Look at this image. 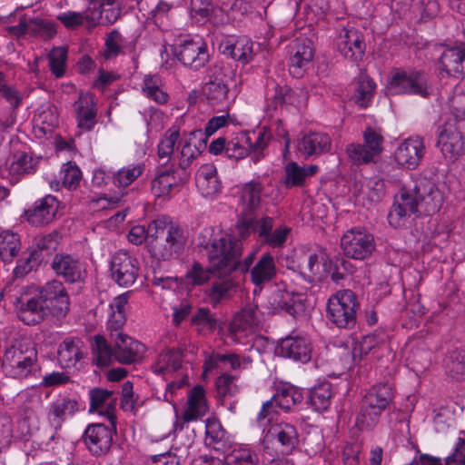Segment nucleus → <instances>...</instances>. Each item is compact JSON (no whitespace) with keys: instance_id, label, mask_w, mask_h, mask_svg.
<instances>
[{"instance_id":"1","label":"nucleus","mask_w":465,"mask_h":465,"mask_svg":"<svg viewBox=\"0 0 465 465\" xmlns=\"http://www.w3.org/2000/svg\"><path fill=\"white\" fill-rule=\"evenodd\" d=\"M180 139V131L176 126L169 128L158 143L157 154L160 159L169 161L172 156L178 160V163L182 169H185L191 165L206 147V141L203 138L202 130H193L188 134H183L181 141V149L174 153L175 145Z\"/></svg>"},{"instance_id":"2","label":"nucleus","mask_w":465,"mask_h":465,"mask_svg":"<svg viewBox=\"0 0 465 465\" xmlns=\"http://www.w3.org/2000/svg\"><path fill=\"white\" fill-rule=\"evenodd\" d=\"M210 263L223 271V273H232L235 270L248 272L253 263L256 252H250L242 262L239 261L242 246L239 241H232L228 236L214 239L206 246Z\"/></svg>"},{"instance_id":"3","label":"nucleus","mask_w":465,"mask_h":465,"mask_svg":"<svg viewBox=\"0 0 465 465\" xmlns=\"http://www.w3.org/2000/svg\"><path fill=\"white\" fill-rule=\"evenodd\" d=\"M392 387L388 383L373 385L364 395L356 424L361 430L373 429L378 423L381 413L393 400Z\"/></svg>"},{"instance_id":"4","label":"nucleus","mask_w":465,"mask_h":465,"mask_svg":"<svg viewBox=\"0 0 465 465\" xmlns=\"http://www.w3.org/2000/svg\"><path fill=\"white\" fill-rule=\"evenodd\" d=\"M37 351L27 340L15 341L8 347L3 359L6 373L15 379H25L35 369Z\"/></svg>"},{"instance_id":"5","label":"nucleus","mask_w":465,"mask_h":465,"mask_svg":"<svg viewBox=\"0 0 465 465\" xmlns=\"http://www.w3.org/2000/svg\"><path fill=\"white\" fill-rule=\"evenodd\" d=\"M274 221L271 217L254 220L252 217L239 221L237 229L242 239L251 232H256L260 241L272 248L282 247L287 240L291 229L286 225L274 228Z\"/></svg>"},{"instance_id":"6","label":"nucleus","mask_w":465,"mask_h":465,"mask_svg":"<svg viewBox=\"0 0 465 465\" xmlns=\"http://www.w3.org/2000/svg\"><path fill=\"white\" fill-rule=\"evenodd\" d=\"M359 308L357 297L351 290H341L327 302V318L338 328L349 329L356 323Z\"/></svg>"},{"instance_id":"7","label":"nucleus","mask_w":465,"mask_h":465,"mask_svg":"<svg viewBox=\"0 0 465 465\" xmlns=\"http://www.w3.org/2000/svg\"><path fill=\"white\" fill-rule=\"evenodd\" d=\"M387 89L391 95L416 94L424 98L432 93L428 75L419 71H395L391 76Z\"/></svg>"},{"instance_id":"8","label":"nucleus","mask_w":465,"mask_h":465,"mask_svg":"<svg viewBox=\"0 0 465 465\" xmlns=\"http://www.w3.org/2000/svg\"><path fill=\"white\" fill-rule=\"evenodd\" d=\"M302 400V394L295 387L288 384L280 386L272 398L265 401L258 412L256 420L259 426L263 427L272 422L279 411L287 412Z\"/></svg>"},{"instance_id":"9","label":"nucleus","mask_w":465,"mask_h":465,"mask_svg":"<svg viewBox=\"0 0 465 465\" xmlns=\"http://www.w3.org/2000/svg\"><path fill=\"white\" fill-rule=\"evenodd\" d=\"M417 203L419 213L430 215L438 212L443 202L444 193L439 185L427 177H418L413 186L407 187Z\"/></svg>"},{"instance_id":"10","label":"nucleus","mask_w":465,"mask_h":465,"mask_svg":"<svg viewBox=\"0 0 465 465\" xmlns=\"http://www.w3.org/2000/svg\"><path fill=\"white\" fill-rule=\"evenodd\" d=\"M341 247L345 256L361 261L372 254L375 250V240L364 228L353 227L343 233Z\"/></svg>"},{"instance_id":"11","label":"nucleus","mask_w":465,"mask_h":465,"mask_svg":"<svg viewBox=\"0 0 465 465\" xmlns=\"http://www.w3.org/2000/svg\"><path fill=\"white\" fill-rule=\"evenodd\" d=\"M383 137L376 130L368 127L363 132V143H350L346 153L351 163L361 165L371 163L382 151Z\"/></svg>"},{"instance_id":"12","label":"nucleus","mask_w":465,"mask_h":465,"mask_svg":"<svg viewBox=\"0 0 465 465\" xmlns=\"http://www.w3.org/2000/svg\"><path fill=\"white\" fill-rule=\"evenodd\" d=\"M113 280L122 287L133 285L139 273V262L136 258L125 251L115 252L110 262Z\"/></svg>"},{"instance_id":"13","label":"nucleus","mask_w":465,"mask_h":465,"mask_svg":"<svg viewBox=\"0 0 465 465\" xmlns=\"http://www.w3.org/2000/svg\"><path fill=\"white\" fill-rule=\"evenodd\" d=\"M426 153L424 139L412 135L399 143L393 153L396 163L409 170H415Z\"/></svg>"},{"instance_id":"14","label":"nucleus","mask_w":465,"mask_h":465,"mask_svg":"<svg viewBox=\"0 0 465 465\" xmlns=\"http://www.w3.org/2000/svg\"><path fill=\"white\" fill-rule=\"evenodd\" d=\"M39 296L46 305L48 313L56 317H64L70 309V302L64 284L57 280L46 282L40 290Z\"/></svg>"},{"instance_id":"15","label":"nucleus","mask_w":465,"mask_h":465,"mask_svg":"<svg viewBox=\"0 0 465 465\" xmlns=\"http://www.w3.org/2000/svg\"><path fill=\"white\" fill-rule=\"evenodd\" d=\"M13 303L18 318L27 325L41 322L48 314L40 296L31 295L27 292L14 297Z\"/></svg>"},{"instance_id":"16","label":"nucleus","mask_w":465,"mask_h":465,"mask_svg":"<svg viewBox=\"0 0 465 465\" xmlns=\"http://www.w3.org/2000/svg\"><path fill=\"white\" fill-rule=\"evenodd\" d=\"M173 54L185 66L199 70L209 61L207 46L201 39H187L173 47Z\"/></svg>"},{"instance_id":"17","label":"nucleus","mask_w":465,"mask_h":465,"mask_svg":"<svg viewBox=\"0 0 465 465\" xmlns=\"http://www.w3.org/2000/svg\"><path fill=\"white\" fill-rule=\"evenodd\" d=\"M115 426L108 427L102 423L87 426L84 433V442L88 450L94 456H102L108 452L112 446Z\"/></svg>"},{"instance_id":"18","label":"nucleus","mask_w":465,"mask_h":465,"mask_svg":"<svg viewBox=\"0 0 465 465\" xmlns=\"http://www.w3.org/2000/svg\"><path fill=\"white\" fill-rule=\"evenodd\" d=\"M73 111L77 127L82 132L92 131L97 124V107L95 95L90 92L80 93L73 104Z\"/></svg>"},{"instance_id":"19","label":"nucleus","mask_w":465,"mask_h":465,"mask_svg":"<svg viewBox=\"0 0 465 465\" xmlns=\"http://www.w3.org/2000/svg\"><path fill=\"white\" fill-rule=\"evenodd\" d=\"M419 213L417 203L407 186L402 187L395 196V202L388 214V222L394 228L404 227L412 213Z\"/></svg>"},{"instance_id":"20","label":"nucleus","mask_w":465,"mask_h":465,"mask_svg":"<svg viewBox=\"0 0 465 465\" xmlns=\"http://www.w3.org/2000/svg\"><path fill=\"white\" fill-rule=\"evenodd\" d=\"M438 145L445 158L454 160L465 152L464 138L456 126L451 123L443 124L439 133Z\"/></svg>"},{"instance_id":"21","label":"nucleus","mask_w":465,"mask_h":465,"mask_svg":"<svg viewBox=\"0 0 465 465\" xmlns=\"http://www.w3.org/2000/svg\"><path fill=\"white\" fill-rule=\"evenodd\" d=\"M267 437L271 438L275 452L282 455L291 454L299 443L297 430L290 423L272 425Z\"/></svg>"},{"instance_id":"22","label":"nucleus","mask_w":465,"mask_h":465,"mask_svg":"<svg viewBox=\"0 0 465 465\" xmlns=\"http://www.w3.org/2000/svg\"><path fill=\"white\" fill-rule=\"evenodd\" d=\"M165 240L155 251V255L167 261L178 257L184 249L187 236L184 230L174 223H169Z\"/></svg>"},{"instance_id":"23","label":"nucleus","mask_w":465,"mask_h":465,"mask_svg":"<svg viewBox=\"0 0 465 465\" xmlns=\"http://www.w3.org/2000/svg\"><path fill=\"white\" fill-rule=\"evenodd\" d=\"M52 268L58 276L70 283L82 281L85 272L84 263L77 257L67 253L55 254Z\"/></svg>"},{"instance_id":"24","label":"nucleus","mask_w":465,"mask_h":465,"mask_svg":"<svg viewBox=\"0 0 465 465\" xmlns=\"http://www.w3.org/2000/svg\"><path fill=\"white\" fill-rule=\"evenodd\" d=\"M331 149V138L325 133H304L297 141V150L306 159L328 153Z\"/></svg>"},{"instance_id":"25","label":"nucleus","mask_w":465,"mask_h":465,"mask_svg":"<svg viewBox=\"0 0 465 465\" xmlns=\"http://www.w3.org/2000/svg\"><path fill=\"white\" fill-rule=\"evenodd\" d=\"M203 92L206 98L213 103H223L230 98L228 77L220 67L215 66L208 70Z\"/></svg>"},{"instance_id":"26","label":"nucleus","mask_w":465,"mask_h":465,"mask_svg":"<svg viewBox=\"0 0 465 465\" xmlns=\"http://www.w3.org/2000/svg\"><path fill=\"white\" fill-rule=\"evenodd\" d=\"M90 412H96L107 419L114 427L116 420L117 399L114 393L107 390L95 388L90 391Z\"/></svg>"},{"instance_id":"27","label":"nucleus","mask_w":465,"mask_h":465,"mask_svg":"<svg viewBox=\"0 0 465 465\" xmlns=\"http://www.w3.org/2000/svg\"><path fill=\"white\" fill-rule=\"evenodd\" d=\"M77 411V401L69 397H59L51 402L47 412L48 423L54 430L51 440L54 439L55 434L61 430L66 419L74 416Z\"/></svg>"},{"instance_id":"28","label":"nucleus","mask_w":465,"mask_h":465,"mask_svg":"<svg viewBox=\"0 0 465 465\" xmlns=\"http://www.w3.org/2000/svg\"><path fill=\"white\" fill-rule=\"evenodd\" d=\"M311 341L302 336H288L282 340L278 351L284 358L307 363L312 358Z\"/></svg>"},{"instance_id":"29","label":"nucleus","mask_w":465,"mask_h":465,"mask_svg":"<svg viewBox=\"0 0 465 465\" xmlns=\"http://www.w3.org/2000/svg\"><path fill=\"white\" fill-rule=\"evenodd\" d=\"M183 179L174 169L163 168L152 181L151 190L155 197H171L183 186Z\"/></svg>"},{"instance_id":"30","label":"nucleus","mask_w":465,"mask_h":465,"mask_svg":"<svg viewBox=\"0 0 465 465\" xmlns=\"http://www.w3.org/2000/svg\"><path fill=\"white\" fill-rule=\"evenodd\" d=\"M111 339L114 342V359L121 363H133L144 352L145 347L143 343L124 333L115 332V336Z\"/></svg>"},{"instance_id":"31","label":"nucleus","mask_w":465,"mask_h":465,"mask_svg":"<svg viewBox=\"0 0 465 465\" xmlns=\"http://www.w3.org/2000/svg\"><path fill=\"white\" fill-rule=\"evenodd\" d=\"M314 55L311 41L299 39L292 45L289 70L294 77H301Z\"/></svg>"},{"instance_id":"32","label":"nucleus","mask_w":465,"mask_h":465,"mask_svg":"<svg viewBox=\"0 0 465 465\" xmlns=\"http://www.w3.org/2000/svg\"><path fill=\"white\" fill-rule=\"evenodd\" d=\"M58 208L57 199L53 195H46L37 200L33 207L26 211L27 220L36 226L48 224L54 219Z\"/></svg>"},{"instance_id":"33","label":"nucleus","mask_w":465,"mask_h":465,"mask_svg":"<svg viewBox=\"0 0 465 465\" xmlns=\"http://www.w3.org/2000/svg\"><path fill=\"white\" fill-rule=\"evenodd\" d=\"M253 44L246 36L227 37L219 46L221 53L242 64L249 63L253 56Z\"/></svg>"},{"instance_id":"34","label":"nucleus","mask_w":465,"mask_h":465,"mask_svg":"<svg viewBox=\"0 0 465 465\" xmlns=\"http://www.w3.org/2000/svg\"><path fill=\"white\" fill-rule=\"evenodd\" d=\"M95 6V5H88L83 12L68 10L57 15L56 19L68 30H75L84 25L91 29L99 24L100 14L95 10L93 11Z\"/></svg>"},{"instance_id":"35","label":"nucleus","mask_w":465,"mask_h":465,"mask_svg":"<svg viewBox=\"0 0 465 465\" xmlns=\"http://www.w3.org/2000/svg\"><path fill=\"white\" fill-rule=\"evenodd\" d=\"M290 268L308 282L321 278L322 262L316 253L303 252L296 253L291 262Z\"/></svg>"},{"instance_id":"36","label":"nucleus","mask_w":465,"mask_h":465,"mask_svg":"<svg viewBox=\"0 0 465 465\" xmlns=\"http://www.w3.org/2000/svg\"><path fill=\"white\" fill-rule=\"evenodd\" d=\"M440 74L460 77L465 74V48L450 47L443 51L439 61Z\"/></svg>"},{"instance_id":"37","label":"nucleus","mask_w":465,"mask_h":465,"mask_svg":"<svg viewBox=\"0 0 465 465\" xmlns=\"http://www.w3.org/2000/svg\"><path fill=\"white\" fill-rule=\"evenodd\" d=\"M195 183L200 193L205 198H213L222 189L216 167L212 163L202 165L196 173Z\"/></svg>"},{"instance_id":"38","label":"nucleus","mask_w":465,"mask_h":465,"mask_svg":"<svg viewBox=\"0 0 465 465\" xmlns=\"http://www.w3.org/2000/svg\"><path fill=\"white\" fill-rule=\"evenodd\" d=\"M261 322V313L257 306L249 304L242 310L230 324L231 332L237 336H247L254 331Z\"/></svg>"},{"instance_id":"39","label":"nucleus","mask_w":465,"mask_h":465,"mask_svg":"<svg viewBox=\"0 0 465 465\" xmlns=\"http://www.w3.org/2000/svg\"><path fill=\"white\" fill-rule=\"evenodd\" d=\"M376 84L367 74H361L355 77L350 86L351 99L360 107L366 108L372 102Z\"/></svg>"},{"instance_id":"40","label":"nucleus","mask_w":465,"mask_h":465,"mask_svg":"<svg viewBox=\"0 0 465 465\" xmlns=\"http://www.w3.org/2000/svg\"><path fill=\"white\" fill-rule=\"evenodd\" d=\"M209 411L205 391L200 385L193 388L187 397L186 407L182 419L184 422L195 421L204 416Z\"/></svg>"},{"instance_id":"41","label":"nucleus","mask_w":465,"mask_h":465,"mask_svg":"<svg viewBox=\"0 0 465 465\" xmlns=\"http://www.w3.org/2000/svg\"><path fill=\"white\" fill-rule=\"evenodd\" d=\"M204 444L220 452H225L229 447V435L216 417H209L205 420Z\"/></svg>"},{"instance_id":"42","label":"nucleus","mask_w":465,"mask_h":465,"mask_svg":"<svg viewBox=\"0 0 465 465\" xmlns=\"http://www.w3.org/2000/svg\"><path fill=\"white\" fill-rule=\"evenodd\" d=\"M338 48L344 57L358 61L364 54L365 44L357 30L348 29L340 36Z\"/></svg>"},{"instance_id":"43","label":"nucleus","mask_w":465,"mask_h":465,"mask_svg":"<svg viewBox=\"0 0 465 465\" xmlns=\"http://www.w3.org/2000/svg\"><path fill=\"white\" fill-rule=\"evenodd\" d=\"M182 367V354L178 351H162L153 362L151 370L156 375L167 379Z\"/></svg>"},{"instance_id":"44","label":"nucleus","mask_w":465,"mask_h":465,"mask_svg":"<svg viewBox=\"0 0 465 465\" xmlns=\"http://www.w3.org/2000/svg\"><path fill=\"white\" fill-rule=\"evenodd\" d=\"M96 5L93 11L100 14L99 23L114 24L120 16L122 8H134L128 0H93L89 5Z\"/></svg>"},{"instance_id":"45","label":"nucleus","mask_w":465,"mask_h":465,"mask_svg":"<svg viewBox=\"0 0 465 465\" xmlns=\"http://www.w3.org/2000/svg\"><path fill=\"white\" fill-rule=\"evenodd\" d=\"M211 264L217 278L213 282L208 291V296L213 302L218 303L232 295L235 284L231 277V273H223L222 270L216 268L213 263Z\"/></svg>"},{"instance_id":"46","label":"nucleus","mask_w":465,"mask_h":465,"mask_svg":"<svg viewBox=\"0 0 465 465\" xmlns=\"http://www.w3.org/2000/svg\"><path fill=\"white\" fill-rule=\"evenodd\" d=\"M246 133L250 138V143L248 144L250 155L252 160L257 163L265 156L264 152L272 138V134L267 126L259 127Z\"/></svg>"},{"instance_id":"47","label":"nucleus","mask_w":465,"mask_h":465,"mask_svg":"<svg viewBox=\"0 0 465 465\" xmlns=\"http://www.w3.org/2000/svg\"><path fill=\"white\" fill-rule=\"evenodd\" d=\"M276 275V265L273 256L263 253L251 270V280L255 285L270 282Z\"/></svg>"},{"instance_id":"48","label":"nucleus","mask_w":465,"mask_h":465,"mask_svg":"<svg viewBox=\"0 0 465 465\" xmlns=\"http://www.w3.org/2000/svg\"><path fill=\"white\" fill-rule=\"evenodd\" d=\"M262 191V183L255 179L243 185L241 193V203L245 217L240 221L250 218L251 216L248 215L260 205Z\"/></svg>"},{"instance_id":"49","label":"nucleus","mask_w":465,"mask_h":465,"mask_svg":"<svg viewBox=\"0 0 465 465\" xmlns=\"http://www.w3.org/2000/svg\"><path fill=\"white\" fill-rule=\"evenodd\" d=\"M319 167L315 164L301 166L295 162L287 163L284 167L285 185L287 187L302 186L307 177L314 175Z\"/></svg>"},{"instance_id":"50","label":"nucleus","mask_w":465,"mask_h":465,"mask_svg":"<svg viewBox=\"0 0 465 465\" xmlns=\"http://www.w3.org/2000/svg\"><path fill=\"white\" fill-rule=\"evenodd\" d=\"M79 340L65 339L58 348V361L62 368H72L83 358Z\"/></svg>"},{"instance_id":"51","label":"nucleus","mask_w":465,"mask_h":465,"mask_svg":"<svg viewBox=\"0 0 465 465\" xmlns=\"http://www.w3.org/2000/svg\"><path fill=\"white\" fill-rule=\"evenodd\" d=\"M34 122L35 126L39 127L44 134L52 133L59 124L56 107L51 104L41 105L34 116Z\"/></svg>"},{"instance_id":"52","label":"nucleus","mask_w":465,"mask_h":465,"mask_svg":"<svg viewBox=\"0 0 465 465\" xmlns=\"http://www.w3.org/2000/svg\"><path fill=\"white\" fill-rule=\"evenodd\" d=\"M256 450L249 445H236L226 457V465H259Z\"/></svg>"},{"instance_id":"53","label":"nucleus","mask_w":465,"mask_h":465,"mask_svg":"<svg viewBox=\"0 0 465 465\" xmlns=\"http://www.w3.org/2000/svg\"><path fill=\"white\" fill-rule=\"evenodd\" d=\"M332 396L331 383L322 382L310 391L308 401L315 411H324L330 407Z\"/></svg>"},{"instance_id":"54","label":"nucleus","mask_w":465,"mask_h":465,"mask_svg":"<svg viewBox=\"0 0 465 465\" xmlns=\"http://www.w3.org/2000/svg\"><path fill=\"white\" fill-rule=\"evenodd\" d=\"M19 236L9 230L0 232V258L5 262H10L20 251Z\"/></svg>"},{"instance_id":"55","label":"nucleus","mask_w":465,"mask_h":465,"mask_svg":"<svg viewBox=\"0 0 465 465\" xmlns=\"http://www.w3.org/2000/svg\"><path fill=\"white\" fill-rule=\"evenodd\" d=\"M93 361L97 366H107L114 358V350L111 348L106 340L101 335H95L92 343Z\"/></svg>"},{"instance_id":"56","label":"nucleus","mask_w":465,"mask_h":465,"mask_svg":"<svg viewBox=\"0 0 465 465\" xmlns=\"http://www.w3.org/2000/svg\"><path fill=\"white\" fill-rule=\"evenodd\" d=\"M191 324L201 335H209L217 327V320L208 308L202 307L192 316Z\"/></svg>"},{"instance_id":"57","label":"nucleus","mask_w":465,"mask_h":465,"mask_svg":"<svg viewBox=\"0 0 465 465\" xmlns=\"http://www.w3.org/2000/svg\"><path fill=\"white\" fill-rule=\"evenodd\" d=\"M143 94L159 104L168 101V94L163 89L162 80L158 75H145L142 87Z\"/></svg>"},{"instance_id":"58","label":"nucleus","mask_w":465,"mask_h":465,"mask_svg":"<svg viewBox=\"0 0 465 465\" xmlns=\"http://www.w3.org/2000/svg\"><path fill=\"white\" fill-rule=\"evenodd\" d=\"M250 138L246 132H240L227 142L226 155L229 158L240 160L250 155Z\"/></svg>"},{"instance_id":"59","label":"nucleus","mask_w":465,"mask_h":465,"mask_svg":"<svg viewBox=\"0 0 465 465\" xmlns=\"http://www.w3.org/2000/svg\"><path fill=\"white\" fill-rule=\"evenodd\" d=\"M28 27L30 36H38L45 40L53 38L57 33L54 22L40 17L30 18Z\"/></svg>"},{"instance_id":"60","label":"nucleus","mask_w":465,"mask_h":465,"mask_svg":"<svg viewBox=\"0 0 465 465\" xmlns=\"http://www.w3.org/2000/svg\"><path fill=\"white\" fill-rule=\"evenodd\" d=\"M144 171V164L131 163L118 170L114 174V183L118 187H126L134 182Z\"/></svg>"},{"instance_id":"61","label":"nucleus","mask_w":465,"mask_h":465,"mask_svg":"<svg viewBox=\"0 0 465 465\" xmlns=\"http://www.w3.org/2000/svg\"><path fill=\"white\" fill-rule=\"evenodd\" d=\"M449 106L457 119L465 117V79L455 85L449 98Z\"/></svg>"},{"instance_id":"62","label":"nucleus","mask_w":465,"mask_h":465,"mask_svg":"<svg viewBox=\"0 0 465 465\" xmlns=\"http://www.w3.org/2000/svg\"><path fill=\"white\" fill-rule=\"evenodd\" d=\"M6 168L12 174H22L33 171V159L24 152L15 153L5 163Z\"/></svg>"},{"instance_id":"63","label":"nucleus","mask_w":465,"mask_h":465,"mask_svg":"<svg viewBox=\"0 0 465 465\" xmlns=\"http://www.w3.org/2000/svg\"><path fill=\"white\" fill-rule=\"evenodd\" d=\"M445 368L451 378L465 380V351H452L446 361Z\"/></svg>"},{"instance_id":"64","label":"nucleus","mask_w":465,"mask_h":465,"mask_svg":"<svg viewBox=\"0 0 465 465\" xmlns=\"http://www.w3.org/2000/svg\"><path fill=\"white\" fill-rule=\"evenodd\" d=\"M49 66L52 74L60 78L66 70L67 49L63 46L54 47L48 54Z\"/></svg>"}]
</instances>
